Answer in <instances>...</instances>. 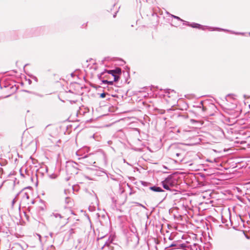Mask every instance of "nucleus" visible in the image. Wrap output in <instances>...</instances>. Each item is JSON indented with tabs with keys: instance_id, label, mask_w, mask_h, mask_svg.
Masks as SVG:
<instances>
[{
	"instance_id": "1",
	"label": "nucleus",
	"mask_w": 250,
	"mask_h": 250,
	"mask_svg": "<svg viewBox=\"0 0 250 250\" xmlns=\"http://www.w3.org/2000/svg\"><path fill=\"white\" fill-rule=\"evenodd\" d=\"M161 184L163 188L165 189L171 190L172 188H173L176 184V181L173 177L170 175L161 182Z\"/></svg>"
},
{
	"instance_id": "2",
	"label": "nucleus",
	"mask_w": 250,
	"mask_h": 250,
	"mask_svg": "<svg viewBox=\"0 0 250 250\" xmlns=\"http://www.w3.org/2000/svg\"><path fill=\"white\" fill-rule=\"evenodd\" d=\"M114 240V237L113 236H110L108 239L104 243V245L102 246L101 249L104 250L107 248L108 250H113V247L112 246L111 244L113 243Z\"/></svg>"
},
{
	"instance_id": "3",
	"label": "nucleus",
	"mask_w": 250,
	"mask_h": 250,
	"mask_svg": "<svg viewBox=\"0 0 250 250\" xmlns=\"http://www.w3.org/2000/svg\"><path fill=\"white\" fill-rule=\"evenodd\" d=\"M104 72H106V73L108 74H111V75H121L122 74V70L119 67H116L115 69L112 70H107L104 69Z\"/></svg>"
},
{
	"instance_id": "4",
	"label": "nucleus",
	"mask_w": 250,
	"mask_h": 250,
	"mask_svg": "<svg viewBox=\"0 0 250 250\" xmlns=\"http://www.w3.org/2000/svg\"><path fill=\"white\" fill-rule=\"evenodd\" d=\"M190 26L196 29H202L203 30H205L206 29H208L209 26H203L199 23L192 22L190 24Z\"/></svg>"
},
{
	"instance_id": "5",
	"label": "nucleus",
	"mask_w": 250,
	"mask_h": 250,
	"mask_svg": "<svg viewBox=\"0 0 250 250\" xmlns=\"http://www.w3.org/2000/svg\"><path fill=\"white\" fill-rule=\"evenodd\" d=\"M149 189L154 192H165V191L162 188L158 187L156 185L149 187Z\"/></svg>"
},
{
	"instance_id": "6",
	"label": "nucleus",
	"mask_w": 250,
	"mask_h": 250,
	"mask_svg": "<svg viewBox=\"0 0 250 250\" xmlns=\"http://www.w3.org/2000/svg\"><path fill=\"white\" fill-rule=\"evenodd\" d=\"M208 29L210 31H225V32H231V33H232V32H233L232 31H230V30L223 29V28H221L219 27H208Z\"/></svg>"
},
{
	"instance_id": "7",
	"label": "nucleus",
	"mask_w": 250,
	"mask_h": 250,
	"mask_svg": "<svg viewBox=\"0 0 250 250\" xmlns=\"http://www.w3.org/2000/svg\"><path fill=\"white\" fill-rule=\"evenodd\" d=\"M204 101H201L198 104L193 105V107L201 109L202 112H205L207 110V108L204 106Z\"/></svg>"
},
{
	"instance_id": "8",
	"label": "nucleus",
	"mask_w": 250,
	"mask_h": 250,
	"mask_svg": "<svg viewBox=\"0 0 250 250\" xmlns=\"http://www.w3.org/2000/svg\"><path fill=\"white\" fill-rule=\"evenodd\" d=\"M160 91L163 90V89H160ZM165 93L166 94H167V97L168 98H170L171 97V95H170V93H173L175 95H176V92L174 90H171L170 89H166L164 90ZM171 96H173V95H171Z\"/></svg>"
},
{
	"instance_id": "9",
	"label": "nucleus",
	"mask_w": 250,
	"mask_h": 250,
	"mask_svg": "<svg viewBox=\"0 0 250 250\" xmlns=\"http://www.w3.org/2000/svg\"><path fill=\"white\" fill-rule=\"evenodd\" d=\"M178 249H181L183 250H186V249L188 247L186 244L184 243H181L180 241H178Z\"/></svg>"
},
{
	"instance_id": "10",
	"label": "nucleus",
	"mask_w": 250,
	"mask_h": 250,
	"mask_svg": "<svg viewBox=\"0 0 250 250\" xmlns=\"http://www.w3.org/2000/svg\"><path fill=\"white\" fill-rule=\"evenodd\" d=\"M178 241H174L168 247H166V249L171 247H175L176 248L178 249Z\"/></svg>"
},
{
	"instance_id": "11",
	"label": "nucleus",
	"mask_w": 250,
	"mask_h": 250,
	"mask_svg": "<svg viewBox=\"0 0 250 250\" xmlns=\"http://www.w3.org/2000/svg\"><path fill=\"white\" fill-rule=\"evenodd\" d=\"M106 73V72H104V70L101 72V73L99 74L97 76L98 79L100 80V81H102L103 79H104V74H105Z\"/></svg>"
},
{
	"instance_id": "12",
	"label": "nucleus",
	"mask_w": 250,
	"mask_h": 250,
	"mask_svg": "<svg viewBox=\"0 0 250 250\" xmlns=\"http://www.w3.org/2000/svg\"><path fill=\"white\" fill-rule=\"evenodd\" d=\"M22 192V191H20V192H19L17 195H16L15 197L13 199L12 201V207H13L14 206V205L15 204V203H16V201H17V198H18V196L20 195V194H21V193Z\"/></svg>"
},
{
	"instance_id": "13",
	"label": "nucleus",
	"mask_w": 250,
	"mask_h": 250,
	"mask_svg": "<svg viewBox=\"0 0 250 250\" xmlns=\"http://www.w3.org/2000/svg\"><path fill=\"white\" fill-rule=\"evenodd\" d=\"M120 75H112L114 79H113V82H117L119 81L120 79Z\"/></svg>"
},
{
	"instance_id": "14",
	"label": "nucleus",
	"mask_w": 250,
	"mask_h": 250,
	"mask_svg": "<svg viewBox=\"0 0 250 250\" xmlns=\"http://www.w3.org/2000/svg\"><path fill=\"white\" fill-rule=\"evenodd\" d=\"M99 94L100 95L99 97L100 98H106V95H109L107 93L104 91L103 93Z\"/></svg>"
},
{
	"instance_id": "15",
	"label": "nucleus",
	"mask_w": 250,
	"mask_h": 250,
	"mask_svg": "<svg viewBox=\"0 0 250 250\" xmlns=\"http://www.w3.org/2000/svg\"><path fill=\"white\" fill-rule=\"evenodd\" d=\"M3 87L4 88H8V87H10V88L11 89L13 86H11V85L10 84H9L8 82H4L3 85Z\"/></svg>"
},
{
	"instance_id": "16",
	"label": "nucleus",
	"mask_w": 250,
	"mask_h": 250,
	"mask_svg": "<svg viewBox=\"0 0 250 250\" xmlns=\"http://www.w3.org/2000/svg\"><path fill=\"white\" fill-rule=\"evenodd\" d=\"M51 216H53L55 218L59 217L60 218H62V215L61 214L58 213H52V214H51Z\"/></svg>"
},
{
	"instance_id": "17",
	"label": "nucleus",
	"mask_w": 250,
	"mask_h": 250,
	"mask_svg": "<svg viewBox=\"0 0 250 250\" xmlns=\"http://www.w3.org/2000/svg\"><path fill=\"white\" fill-rule=\"evenodd\" d=\"M114 82H113V80H108V83H107V87L108 89H109V86L113 85V84H114Z\"/></svg>"
},
{
	"instance_id": "18",
	"label": "nucleus",
	"mask_w": 250,
	"mask_h": 250,
	"mask_svg": "<svg viewBox=\"0 0 250 250\" xmlns=\"http://www.w3.org/2000/svg\"><path fill=\"white\" fill-rule=\"evenodd\" d=\"M141 184L145 187H147L150 184V183L146 181H141Z\"/></svg>"
},
{
	"instance_id": "19",
	"label": "nucleus",
	"mask_w": 250,
	"mask_h": 250,
	"mask_svg": "<svg viewBox=\"0 0 250 250\" xmlns=\"http://www.w3.org/2000/svg\"><path fill=\"white\" fill-rule=\"evenodd\" d=\"M49 177L50 178L52 179H56L57 177V175L54 173H52L51 174L49 175Z\"/></svg>"
},
{
	"instance_id": "20",
	"label": "nucleus",
	"mask_w": 250,
	"mask_h": 250,
	"mask_svg": "<svg viewBox=\"0 0 250 250\" xmlns=\"http://www.w3.org/2000/svg\"><path fill=\"white\" fill-rule=\"evenodd\" d=\"M171 17H172L174 19H177V20L179 21H183V20H182V19H181L180 17L177 16H175V15H171Z\"/></svg>"
},
{
	"instance_id": "21",
	"label": "nucleus",
	"mask_w": 250,
	"mask_h": 250,
	"mask_svg": "<svg viewBox=\"0 0 250 250\" xmlns=\"http://www.w3.org/2000/svg\"><path fill=\"white\" fill-rule=\"evenodd\" d=\"M188 106L187 103H184L183 105V107L181 108V110H186L188 108Z\"/></svg>"
},
{
	"instance_id": "22",
	"label": "nucleus",
	"mask_w": 250,
	"mask_h": 250,
	"mask_svg": "<svg viewBox=\"0 0 250 250\" xmlns=\"http://www.w3.org/2000/svg\"><path fill=\"white\" fill-rule=\"evenodd\" d=\"M70 201H71V198L69 197H67L65 199V203L66 204H68V205L69 204Z\"/></svg>"
},
{
	"instance_id": "23",
	"label": "nucleus",
	"mask_w": 250,
	"mask_h": 250,
	"mask_svg": "<svg viewBox=\"0 0 250 250\" xmlns=\"http://www.w3.org/2000/svg\"><path fill=\"white\" fill-rule=\"evenodd\" d=\"M158 111V113L160 114H164L166 112V110H164V109H157Z\"/></svg>"
},
{
	"instance_id": "24",
	"label": "nucleus",
	"mask_w": 250,
	"mask_h": 250,
	"mask_svg": "<svg viewBox=\"0 0 250 250\" xmlns=\"http://www.w3.org/2000/svg\"><path fill=\"white\" fill-rule=\"evenodd\" d=\"M93 154H94L93 153H89L88 155H85L82 158L83 159H85L87 158L88 157L91 156Z\"/></svg>"
},
{
	"instance_id": "25",
	"label": "nucleus",
	"mask_w": 250,
	"mask_h": 250,
	"mask_svg": "<svg viewBox=\"0 0 250 250\" xmlns=\"http://www.w3.org/2000/svg\"><path fill=\"white\" fill-rule=\"evenodd\" d=\"M23 198H26L27 199H29L30 197L27 192H24L23 196Z\"/></svg>"
},
{
	"instance_id": "26",
	"label": "nucleus",
	"mask_w": 250,
	"mask_h": 250,
	"mask_svg": "<svg viewBox=\"0 0 250 250\" xmlns=\"http://www.w3.org/2000/svg\"><path fill=\"white\" fill-rule=\"evenodd\" d=\"M183 22V24L184 25H187V26H190V24L191 23H190L188 21H185L183 20V21H182Z\"/></svg>"
},
{
	"instance_id": "27",
	"label": "nucleus",
	"mask_w": 250,
	"mask_h": 250,
	"mask_svg": "<svg viewBox=\"0 0 250 250\" xmlns=\"http://www.w3.org/2000/svg\"><path fill=\"white\" fill-rule=\"evenodd\" d=\"M232 34H234L236 35H244L245 34V33L243 32H235L234 31L232 32Z\"/></svg>"
},
{
	"instance_id": "28",
	"label": "nucleus",
	"mask_w": 250,
	"mask_h": 250,
	"mask_svg": "<svg viewBox=\"0 0 250 250\" xmlns=\"http://www.w3.org/2000/svg\"><path fill=\"white\" fill-rule=\"evenodd\" d=\"M102 83H103V84H107V83H108V80H104V79H103L102 81Z\"/></svg>"
},
{
	"instance_id": "29",
	"label": "nucleus",
	"mask_w": 250,
	"mask_h": 250,
	"mask_svg": "<svg viewBox=\"0 0 250 250\" xmlns=\"http://www.w3.org/2000/svg\"><path fill=\"white\" fill-rule=\"evenodd\" d=\"M104 78L107 79L106 80H109L110 79V76H109V75L108 74L107 75H105L104 74Z\"/></svg>"
},
{
	"instance_id": "30",
	"label": "nucleus",
	"mask_w": 250,
	"mask_h": 250,
	"mask_svg": "<svg viewBox=\"0 0 250 250\" xmlns=\"http://www.w3.org/2000/svg\"><path fill=\"white\" fill-rule=\"evenodd\" d=\"M32 189V188L31 187V186H28L27 187H25L23 189H22L21 191H23L24 190V189Z\"/></svg>"
},
{
	"instance_id": "31",
	"label": "nucleus",
	"mask_w": 250,
	"mask_h": 250,
	"mask_svg": "<svg viewBox=\"0 0 250 250\" xmlns=\"http://www.w3.org/2000/svg\"><path fill=\"white\" fill-rule=\"evenodd\" d=\"M30 77L33 79L35 81L38 82V79L35 76H30Z\"/></svg>"
},
{
	"instance_id": "32",
	"label": "nucleus",
	"mask_w": 250,
	"mask_h": 250,
	"mask_svg": "<svg viewBox=\"0 0 250 250\" xmlns=\"http://www.w3.org/2000/svg\"><path fill=\"white\" fill-rule=\"evenodd\" d=\"M92 87H93V88H96V89H98V88H101V86H97V85H95V84H93V85H92Z\"/></svg>"
},
{
	"instance_id": "33",
	"label": "nucleus",
	"mask_w": 250,
	"mask_h": 250,
	"mask_svg": "<svg viewBox=\"0 0 250 250\" xmlns=\"http://www.w3.org/2000/svg\"><path fill=\"white\" fill-rule=\"evenodd\" d=\"M172 110H175L173 108V106H172L171 108L167 109V112H170Z\"/></svg>"
},
{
	"instance_id": "34",
	"label": "nucleus",
	"mask_w": 250,
	"mask_h": 250,
	"mask_svg": "<svg viewBox=\"0 0 250 250\" xmlns=\"http://www.w3.org/2000/svg\"><path fill=\"white\" fill-rule=\"evenodd\" d=\"M81 150H78L76 152V154L78 156H81Z\"/></svg>"
},
{
	"instance_id": "35",
	"label": "nucleus",
	"mask_w": 250,
	"mask_h": 250,
	"mask_svg": "<svg viewBox=\"0 0 250 250\" xmlns=\"http://www.w3.org/2000/svg\"><path fill=\"white\" fill-rule=\"evenodd\" d=\"M20 175L21 176H22V177H25V176L21 172V168L20 170Z\"/></svg>"
},
{
	"instance_id": "36",
	"label": "nucleus",
	"mask_w": 250,
	"mask_h": 250,
	"mask_svg": "<svg viewBox=\"0 0 250 250\" xmlns=\"http://www.w3.org/2000/svg\"><path fill=\"white\" fill-rule=\"evenodd\" d=\"M126 68H127V71H126V73L128 77H129V68H128L127 66H126Z\"/></svg>"
},
{
	"instance_id": "37",
	"label": "nucleus",
	"mask_w": 250,
	"mask_h": 250,
	"mask_svg": "<svg viewBox=\"0 0 250 250\" xmlns=\"http://www.w3.org/2000/svg\"><path fill=\"white\" fill-rule=\"evenodd\" d=\"M181 155H182V154L181 153H179V152H176L175 153V155L176 156V157H179Z\"/></svg>"
},
{
	"instance_id": "38",
	"label": "nucleus",
	"mask_w": 250,
	"mask_h": 250,
	"mask_svg": "<svg viewBox=\"0 0 250 250\" xmlns=\"http://www.w3.org/2000/svg\"><path fill=\"white\" fill-rule=\"evenodd\" d=\"M22 91H24V92H25L26 93H32L31 91L27 90H22Z\"/></svg>"
},
{
	"instance_id": "39",
	"label": "nucleus",
	"mask_w": 250,
	"mask_h": 250,
	"mask_svg": "<svg viewBox=\"0 0 250 250\" xmlns=\"http://www.w3.org/2000/svg\"><path fill=\"white\" fill-rule=\"evenodd\" d=\"M108 57L104 58V60L102 61V63L104 64V61L108 60Z\"/></svg>"
},
{
	"instance_id": "40",
	"label": "nucleus",
	"mask_w": 250,
	"mask_h": 250,
	"mask_svg": "<svg viewBox=\"0 0 250 250\" xmlns=\"http://www.w3.org/2000/svg\"><path fill=\"white\" fill-rule=\"evenodd\" d=\"M27 81H28L29 84H31L32 83V81L30 79H27Z\"/></svg>"
},
{
	"instance_id": "41",
	"label": "nucleus",
	"mask_w": 250,
	"mask_h": 250,
	"mask_svg": "<svg viewBox=\"0 0 250 250\" xmlns=\"http://www.w3.org/2000/svg\"><path fill=\"white\" fill-rule=\"evenodd\" d=\"M118 12V11H117L116 12L114 13V14H113V18H115L116 17V15H117V13Z\"/></svg>"
},
{
	"instance_id": "42",
	"label": "nucleus",
	"mask_w": 250,
	"mask_h": 250,
	"mask_svg": "<svg viewBox=\"0 0 250 250\" xmlns=\"http://www.w3.org/2000/svg\"><path fill=\"white\" fill-rule=\"evenodd\" d=\"M36 201L34 199H33L32 202H31V204H34L35 203Z\"/></svg>"
},
{
	"instance_id": "43",
	"label": "nucleus",
	"mask_w": 250,
	"mask_h": 250,
	"mask_svg": "<svg viewBox=\"0 0 250 250\" xmlns=\"http://www.w3.org/2000/svg\"><path fill=\"white\" fill-rule=\"evenodd\" d=\"M245 236L246 237V238L248 239H250V237L249 236H248L247 235L245 234Z\"/></svg>"
},
{
	"instance_id": "44",
	"label": "nucleus",
	"mask_w": 250,
	"mask_h": 250,
	"mask_svg": "<svg viewBox=\"0 0 250 250\" xmlns=\"http://www.w3.org/2000/svg\"><path fill=\"white\" fill-rule=\"evenodd\" d=\"M48 169L47 167H45V172H48Z\"/></svg>"
},
{
	"instance_id": "45",
	"label": "nucleus",
	"mask_w": 250,
	"mask_h": 250,
	"mask_svg": "<svg viewBox=\"0 0 250 250\" xmlns=\"http://www.w3.org/2000/svg\"><path fill=\"white\" fill-rule=\"evenodd\" d=\"M134 193V192L132 191V190L129 193V195H131L132 194H133Z\"/></svg>"
},
{
	"instance_id": "46",
	"label": "nucleus",
	"mask_w": 250,
	"mask_h": 250,
	"mask_svg": "<svg viewBox=\"0 0 250 250\" xmlns=\"http://www.w3.org/2000/svg\"><path fill=\"white\" fill-rule=\"evenodd\" d=\"M3 168L1 167H0V172H3Z\"/></svg>"
},
{
	"instance_id": "47",
	"label": "nucleus",
	"mask_w": 250,
	"mask_h": 250,
	"mask_svg": "<svg viewBox=\"0 0 250 250\" xmlns=\"http://www.w3.org/2000/svg\"><path fill=\"white\" fill-rule=\"evenodd\" d=\"M85 149H86V152H88V151L89 150V148H86Z\"/></svg>"
},
{
	"instance_id": "48",
	"label": "nucleus",
	"mask_w": 250,
	"mask_h": 250,
	"mask_svg": "<svg viewBox=\"0 0 250 250\" xmlns=\"http://www.w3.org/2000/svg\"><path fill=\"white\" fill-rule=\"evenodd\" d=\"M2 87H3L1 85V83H0V89H2Z\"/></svg>"
},
{
	"instance_id": "49",
	"label": "nucleus",
	"mask_w": 250,
	"mask_h": 250,
	"mask_svg": "<svg viewBox=\"0 0 250 250\" xmlns=\"http://www.w3.org/2000/svg\"><path fill=\"white\" fill-rule=\"evenodd\" d=\"M0 165L1 166H4V164H2V163H1L0 162Z\"/></svg>"
},
{
	"instance_id": "50",
	"label": "nucleus",
	"mask_w": 250,
	"mask_h": 250,
	"mask_svg": "<svg viewBox=\"0 0 250 250\" xmlns=\"http://www.w3.org/2000/svg\"><path fill=\"white\" fill-rule=\"evenodd\" d=\"M194 247H196V246L198 247L199 246L197 244H194Z\"/></svg>"
},
{
	"instance_id": "51",
	"label": "nucleus",
	"mask_w": 250,
	"mask_h": 250,
	"mask_svg": "<svg viewBox=\"0 0 250 250\" xmlns=\"http://www.w3.org/2000/svg\"><path fill=\"white\" fill-rule=\"evenodd\" d=\"M169 240H172V238L171 237V236H170L169 237Z\"/></svg>"
},
{
	"instance_id": "52",
	"label": "nucleus",
	"mask_w": 250,
	"mask_h": 250,
	"mask_svg": "<svg viewBox=\"0 0 250 250\" xmlns=\"http://www.w3.org/2000/svg\"><path fill=\"white\" fill-rule=\"evenodd\" d=\"M140 206H142L143 208H145L144 206L142 205V204H140Z\"/></svg>"
},
{
	"instance_id": "53",
	"label": "nucleus",
	"mask_w": 250,
	"mask_h": 250,
	"mask_svg": "<svg viewBox=\"0 0 250 250\" xmlns=\"http://www.w3.org/2000/svg\"><path fill=\"white\" fill-rule=\"evenodd\" d=\"M191 122H195V120H194V119H191Z\"/></svg>"
},
{
	"instance_id": "54",
	"label": "nucleus",
	"mask_w": 250,
	"mask_h": 250,
	"mask_svg": "<svg viewBox=\"0 0 250 250\" xmlns=\"http://www.w3.org/2000/svg\"><path fill=\"white\" fill-rule=\"evenodd\" d=\"M13 174H14V173H10L9 174V176H10V175H13Z\"/></svg>"
},
{
	"instance_id": "55",
	"label": "nucleus",
	"mask_w": 250,
	"mask_h": 250,
	"mask_svg": "<svg viewBox=\"0 0 250 250\" xmlns=\"http://www.w3.org/2000/svg\"><path fill=\"white\" fill-rule=\"evenodd\" d=\"M241 220L242 222H244V220L242 218H241Z\"/></svg>"
},
{
	"instance_id": "56",
	"label": "nucleus",
	"mask_w": 250,
	"mask_h": 250,
	"mask_svg": "<svg viewBox=\"0 0 250 250\" xmlns=\"http://www.w3.org/2000/svg\"><path fill=\"white\" fill-rule=\"evenodd\" d=\"M89 163H90V164H92V163H95V162H90Z\"/></svg>"
},
{
	"instance_id": "57",
	"label": "nucleus",
	"mask_w": 250,
	"mask_h": 250,
	"mask_svg": "<svg viewBox=\"0 0 250 250\" xmlns=\"http://www.w3.org/2000/svg\"><path fill=\"white\" fill-rule=\"evenodd\" d=\"M52 234H53V233H50V236H51V237H52Z\"/></svg>"
},
{
	"instance_id": "58",
	"label": "nucleus",
	"mask_w": 250,
	"mask_h": 250,
	"mask_svg": "<svg viewBox=\"0 0 250 250\" xmlns=\"http://www.w3.org/2000/svg\"><path fill=\"white\" fill-rule=\"evenodd\" d=\"M13 71L14 72V73H17V71L16 70H13Z\"/></svg>"
},
{
	"instance_id": "59",
	"label": "nucleus",
	"mask_w": 250,
	"mask_h": 250,
	"mask_svg": "<svg viewBox=\"0 0 250 250\" xmlns=\"http://www.w3.org/2000/svg\"><path fill=\"white\" fill-rule=\"evenodd\" d=\"M27 65H28V64H25V65H24V67H25L26 66H27Z\"/></svg>"
},
{
	"instance_id": "60",
	"label": "nucleus",
	"mask_w": 250,
	"mask_h": 250,
	"mask_svg": "<svg viewBox=\"0 0 250 250\" xmlns=\"http://www.w3.org/2000/svg\"><path fill=\"white\" fill-rule=\"evenodd\" d=\"M231 94H228V96H231Z\"/></svg>"
},
{
	"instance_id": "61",
	"label": "nucleus",
	"mask_w": 250,
	"mask_h": 250,
	"mask_svg": "<svg viewBox=\"0 0 250 250\" xmlns=\"http://www.w3.org/2000/svg\"><path fill=\"white\" fill-rule=\"evenodd\" d=\"M115 6V4H114L113 5V7H114Z\"/></svg>"
},
{
	"instance_id": "62",
	"label": "nucleus",
	"mask_w": 250,
	"mask_h": 250,
	"mask_svg": "<svg viewBox=\"0 0 250 250\" xmlns=\"http://www.w3.org/2000/svg\"><path fill=\"white\" fill-rule=\"evenodd\" d=\"M165 167V168L167 169V167Z\"/></svg>"
},
{
	"instance_id": "63",
	"label": "nucleus",
	"mask_w": 250,
	"mask_h": 250,
	"mask_svg": "<svg viewBox=\"0 0 250 250\" xmlns=\"http://www.w3.org/2000/svg\"><path fill=\"white\" fill-rule=\"evenodd\" d=\"M249 35L250 36V32H249Z\"/></svg>"
}]
</instances>
